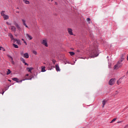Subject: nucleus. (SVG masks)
Wrapping results in <instances>:
<instances>
[{
  "label": "nucleus",
  "mask_w": 128,
  "mask_h": 128,
  "mask_svg": "<svg viewBox=\"0 0 128 128\" xmlns=\"http://www.w3.org/2000/svg\"><path fill=\"white\" fill-rule=\"evenodd\" d=\"M92 58H96L98 56V49H94L91 52Z\"/></svg>",
  "instance_id": "obj_1"
},
{
  "label": "nucleus",
  "mask_w": 128,
  "mask_h": 128,
  "mask_svg": "<svg viewBox=\"0 0 128 128\" xmlns=\"http://www.w3.org/2000/svg\"><path fill=\"white\" fill-rule=\"evenodd\" d=\"M122 63L120 62V61H118V64L114 66V70H118L120 68H122Z\"/></svg>",
  "instance_id": "obj_2"
},
{
  "label": "nucleus",
  "mask_w": 128,
  "mask_h": 128,
  "mask_svg": "<svg viewBox=\"0 0 128 128\" xmlns=\"http://www.w3.org/2000/svg\"><path fill=\"white\" fill-rule=\"evenodd\" d=\"M8 36L12 40H13V42H18V40L14 39V36H12V33H9L8 34Z\"/></svg>",
  "instance_id": "obj_3"
},
{
  "label": "nucleus",
  "mask_w": 128,
  "mask_h": 128,
  "mask_svg": "<svg viewBox=\"0 0 128 128\" xmlns=\"http://www.w3.org/2000/svg\"><path fill=\"white\" fill-rule=\"evenodd\" d=\"M114 82H116L114 78H112L109 80L108 84L110 86H114Z\"/></svg>",
  "instance_id": "obj_4"
},
{
  "label": "nucleus",
  "mask_w": 128,
  "mask_h": 128,
  "mask_svg": "<svg viewBox=\"0 0 128 128\" xmlns=\"http://www.w3.org/2000/svg\"><path fill=\"white\" fill-rule=\"evenodd\" d=\"M12 80H14V82H18V84H20V82H22L23 80H22L19 81L18 78H12Z\"/></svg>",
  "instance_id": "obj_5"
},
{
  "label": "nucleus",
  "mask_w": 128,
  "mask_h": 128,
  "mask_svg": "<svg viewBox=\"0 0 128 128\" xmlns=\"http://www.w3.org/2000/svg\"><path fill=\"white\" fill-rule=\"evenodd\" d=\"M42 44L43 46H48V42L46 40H44Z\"/></svg>",
  "instance_id": "obj_6"
},
{
  "label": "nucleus",
  "mask_w": 128,
  "mask_h": 128,
  "mask_svg": "<svg viewBox=\"0 0 128 128\" xmlns=\"http://www.w3.org/2000/svg\"><path fill=\"white\" fill-rule=\"evenodd\" d=\"M14 24L16 26V28L18 29V30H22V28L20 26V25H18V23H16V22H14Z\"/></svg>",
  "instance_id": "obj_7"
},
{
  "label": "nucleus",
  "mask_w": 128,
  "mask_h": 128,
  "mask_svg": "<svg viewBox=\"0 0 128 128\" xmlns=\"http://www.w3.org/2000/svg\"><path fill=\"white\" fill-rule=\"evenodd\" d=\"M68 30L69 34H70V36L74 35V33H72V28H68Z\"/></svg>",
  "instance_id": "obj_8"
},
{
  "label": "nucleus",
  "mask_w": 128,
  "mask_h": 128,
  "mask_svg": "<svg viewBox=\"0 0 128 128\" xmlns=\"http://www.w3.org/2000/svg\"><path fill=\"white\" fill-rule=\"evenodd\" d=\"M10 30L12 32H16V28L14 26H10Z\"/></svg>",
  "instance_id": "obj_9"
},
{
  "label": "nucleus",
  "mask_w": 128,
  "mask_h": 128,
  "mask_svg": "<svg viewBox=\"0 0 128 128\" xmlns=\"http://www.w3.org/2000/svg\"><path fill=\"white\" fill-rule=\"evenodd\" d=\"M55 68L56 72H60V66H58V64H56L55 66Z\"/></svg>",
  "instance_id": "obj_10"
},
{
  "label": "nucleus",
  "mask_w": 128,
  "mask_h": 128,
  "mask_svg": "<svg viewBox=\"0 0 128 128\" xmlns=\"http://www.w3.org/2000/svg\"><path fill=\"white\" fill-rule=\"evenodd\" d=\"M23 57L25 58H30V56H28V52H26L24 54Z\"/></svg>",
  "instance_id": "obj_11"
},
{
  "label": "nucleus",
  "mask_w": 128,
  "mask_h": 128,
  "mask_svg": "<svg viewBox=\"0 0 128 128\" xmlns=\"http://www.w3.org/2000/svg\"><path fill=\"white\" fill-rule=\"evenodd\" d=\"M22 22H23V24L24 26H26V28H28V25H26V20L24 19L22 20Z\"/></svg>",
  "instance_id": "obj_12"
},
{
  "label": "nucleus",
  "mask_w": 128,
  "mask_h": 128,
  "mask_svg": "<svg viewBox=\"0 0 128 128\" xmlns=\"http://www.w3.org/2000/svg\"><path fill=\"white\" fill-rule=\"evenodd\" d=\"M26 36H27V38H28L29 40H32V37L28 34H26Z\"/></svg>",
  "instance_id": "obj_13"
},
{
  "label": "nucleus",
  "mask_w": 128,
  "mask_h": 128,
  "mask_svg": "<svg viewBox=\"0 0 128 128\" xmlns=\"http://www.w3.org/2000/svg\"><path fill=\"white\" fill-rule=\"evenodd\" d=\"M32 70H34V68H26V70H28V72H32Z\"/></svg>",
  "instance_id": "obj_14"
},
{
  "label": "nucleus",
  "mask_w": 128,
  "mask_h": 128,
  "mask_svg": "<svg viewBox=\"0 0 128 128\" xmlns=\"http://www.w3.org/2000/svg\"><path fill=\"white\" fill-rule=\"evenodd\" d=\"M102 108H104V106H106V101L105 100H104L102 102Z\"/></svg>",
  "instance_id": "obj_15"
},
{
  "label": "nucleus",
  "mask_w": 128,
  "mask_h": 128,
  "mask_svg": "<svg viewBox=\"0 0 128 128\" xmlns=\"http://www.w3.org/2000/svg\"><path fill=\"white\" fill-rule=\"evenodd\" d=\"M23 2H24V4H30V1L27 0H24Z\"/></svg>",
  "instance_id": "obj_16"
},
{
  "label": "nucleus",
  "mask_w": 128,
  "mask_h": 128,
  "mask_svg": "<svg viewBox=\"0 0 128 128\" xmlns=\"http://www.w3.org/2000/svg\"><path fill=\"white\" fill-rule=\"evenodd\" d=\"M3 18H4V20H8V18H10L8 17V15L4 16Z\"/></svg>",
  "instance_id": "obj_17"
},
{
  "label": "nucleus",
  "mask_w": 128,
  "mask_h": 128,
  "mask_svg": "<svg viewBox=\"0 0 128 128\" xmlns=\"http://www.w3.org/2000/svg\"><path fill=\"white\" fill-rule=\"evenodd\" d=\"M8 72H6V74L8 76V74H12V71H10V70L8 69Z\"/></svg>",
  "instance_id": "obj_18"
},
{
  "label": "nucleus",
  "mask_w": 128,
  "mask_h": 128,
  "mask_svg": "<svg viewBox=\"0 0 128 128\" xmlns=\"http://www.w3.org/2000/svg\"><path fill=\"white\" fill-rule=\"evenodd\" d=\"M41 72H46V67H44L42 68Z\"/></svg>",
  "instance_id": "obj_19"
},
{
  "label": "nucleus",
  "mask_w": 128,
  "mask_h": 128,
  "mask_svg": "<svg viewBox=\"0 0 128 128\" xmlns=\"http://www.w3.org/2000/svg\"><path fill=\"white\" fill-rule=\"evenodd\" d=\"M3 52H6V49L3 47L0 46V50H2Z\"/></svg>",
  "instance_id": "obj_20"
},
{
  "label": "nucleus",
  "mask_w": 128,
  "mask_h": 128,
  "mask_svg": "<svg viewBox=\"0 0 128 128\" xmlns=\"http://www.w3.org/2000/svg\"><path fill=\"white\" fill-rule=\"evenodd\" d=\"M20 60H21V62H23V64L26 62V60H25L24 59V58H20Z\"/></svg>",
  "instance_id": "obj_21"
},
{
  "label": "nucleus",
  "mask_w": 128,
  "mask_h": 128,
  "mask_svg": "<svg viewBox=\"0 0 128 128\" xmlns=\"http://www.w3.org/2000/svg\"><path fill=\"white\" fill-rule=\"evenodd\" d=\"M13 46L15 48H18V46L14 44H13Z\"/></svg>",
  "instance_id": "obj_22"
},
{
  "label": "nucleus",
  "mask_w": 128,
  "mask_h": 128,
  "mask_svg": "<svg viewBox=\"0 0 128 128\" xmlns=\"http://www.w3.org/2000/svg\"><path fill=\"white\" fill-rule=\"evenodd\" d=\"M69 54L70 56H74V52H69Z\"/></svg>",
  "instance_id": "obj_23"
},
{
  "label": "nucleus",
  "mask_w": 128,
  "mask_h": 128,
  "mask_svg": "<svg viewBox=\"0 0 128 128\" xmlns=\"http://www.w3.org/2000/svg\"><path fill=\"white\" fill-rule=\"evenodd\" d=\"M4 12H5L4 11H2V12H1V16H3V17L4 16H6L4 14Z\"/></svg>",
  "instance_id": "obj_24"
},
{
  "label": "nucleus",
  "mask_w": 128,
  "mask_h": 128,
  "mask_svg": "<svg viewBox=\"0 0 128 128\" xmlns=\"http://www.w3.org/2000/svg\"><path fill=\"white\" fill-rule=\"evenodd\" d=\"M124 57H121L120 60L119 62H122L124 61Z\"/></svg>",
  "instance_id": "obj_25"
},
{
  "label": "nucleus",
  "mask_w": 128,
  "mask_h": 128,
  "mask_svg": "<svg viewBox=\"0 0 128 128\" xmlns=\"http://www.w3.org/2000/svg\"><path fill=\"white\" fill-rule=\"evenodd\" d=\"M32 77H31L30 78H26V79H24V80H32Z\"/></svg>",
  "instance_id": "obj_26"
},
{
  "label": "nucleus",
  "mask_w": 128,
  "mask_h": 128,
  "mask_svg": "<svg viewBox=\"0 0 128 128\" xmlns=\"http://www.w3.org/2000/svg\"><path fill=\"white\" fill-rule=\"evenodd\" d=\"M32 52L34 54H36V55L38 54V52L36 50H33Z\"/></svg>",
  "instance_id": "obj_27"
},
{
  "label": "nucleus",
  "mask_w": 128,
  "mask_h": 128,
  "mask_svg": "<svg viewBox=\"0 0 128 128\" xmlns=\"http://www.w3.org/2000/svg\"><path fill=\"white\" fill-rule=\"evenodd\" d=\"M8 58H10V60H14V58H12V57L10 55L8 56Z\"/></svg>",
  "instance_id": "obj_28"
},
{
  "label": "nucleus",
  "mask_w": 128,
  "mask_h": 128,
  "mask_svg": "<svg viewBox=\"0 0 128 128\" xmlns=\"http://www.w3.org/2000/svg\"><path fill=\"white\" fill-rule=\"evenodd\" d=\"M116 118H115L113 119V120L111 121L110 124L114 122H116Z\"/></svg>",
  "instance_id": "obj_29"
},
{
  "label": "nucleus",
  "mask_w": 128,
  "mask_h": 128,
  "mask_svg": "<svg viewBox=\"0 0 128 128\" xmlns=\"http://www.w3.org/2000/svg\"><path fill=\"white\" fill-rule=\"evenodd\" d=\"M20 54L22 56H24V51L20 52Z\"/></svg>",
  "instance_id": "obj_30"
},
{
  "label": "nucleus",
  "mask_w": 128,
  "mask_h": 128,
  "mask_svg": "<svg viewBox=\"0 0 128 128\" xmlns=\"http://www.w3.org/2000/svg\"><path fill=\"white\" fill-rule=\"evenodd\" d=\"M86 20H87V22H90V18H87Z\"/></svg>",
  "instance_id": "obj_31"
},
{
  "label": "nucleus",
  "mask_w": 128,
  "mask_h": 128,
  "mask_svg": "<svg viewBox=\"0 0 128 128\" xmlns=\"http://www.w3.org/2000/svg\"><path fill=\"white\" fill-rule=\"evenodd\" d=\"M6 24H8V26H10L11 24L9 23L8 22H6Z\"/></svg>",
  "instance_id": "obj_32"
},
{
  "label": "nucleus",
  "mask_w": 128,
  "mask_h": 128,
  "mask_svg": "<svg viewBox=\"0 0 128 128\" xmlns=\"http://www.w3.org/2000/svg\"><path fill=\"white\" fill-rule=\"evenodd\" d=\"M24 44H25L26 46H28V44L26 43V42L24 41Z\"/></svg>",
  "instance_id": "obj_33"
},
{
  "label": "nucleus",
  "mask_w": 128,
  "mask_h": 128,
  "mask_svg": "<svg viewBox=\"0 0 128 128\" xmlns=\"http://www.w3.org/2000/svg\"><path fill=\"white\" fill-rule=\"evenodd\" d=\"M24 64L25 66H28V63H26V62H24Z\"/></svg>",
  "instance_id": "obj_34"
},
{
  "label": "nucleus",
  "mask_w": 128,
  "mask_h": 128,
  "mask_svg": "<svg viewBox=\"0 0 128 128\" xmlns=\"http://www.w3.org/2000/svg\"><path fill=\"white\" fill-rule=\"evenodd\" d=\"M116 84L118 85L120 84V81L118 80Z\"/></svg>",
  "instance_id": "obj_35"
},
{
  "label": "nucleus",
  "mask_w": 128,
  "mask_h": 128,
  "mask_svg": "<svg viewBox=\"0 0 128 128\" xmlns=\"http://www.w3.org/2000/svg\"><path fill=\"white\" fill-rule=\"evenodd\" d=\"M52 62H54V64H56V60H53Z\"/></svg>",
  "instance_id": "obj_36"
},
{
  "label": "nucleus",
  "mask_w": 128,
  "mask_h": 128,
  "mask_svg": "<svg viewBox=\"0 0 128 128\" xmlns=\"http://www.w3.org/2000/svg\"><path fill=\"white\" fill-rule=\"evenodd\" d=\"M124 128H128V124L126 125Z\"/></svg>",
  "instance_id": "obj_37"
},
{
  "label": "nucleus",
  "mask_w": 128,
  "mask_h": 128,
  "mask_svg": "<svg viewBox=\"0 0 128 128\" xmlns=\"http://www.w3.org/2000/svg\"><path fill=\"white\" fill-rule=\"evenodd\" d=\"M12 64H14V60H12Z\"/></svg>",
  "instance_id": "obj_38"
},
{
  "label": "nucleus",
  "mask_w": 128,
  "mask_h": 128,
  "mask_svg": "<svg viewBox=\"0 0 128 128\" xmlns=\"http://www.w3.org/2000/svg\"><path fill=\"white\" fill-rule=\"evenodd\" d=\"M8 88H10V86H8V88H7L6 89V90H8Z\"/></svg>",
  "instance_id": "obj_39"
},
{
  "label": "nucleus",
  "mask_w": 128,
  "mask_h": 128,
  "mask_svg": "<svg viewBox=\"0 0 128 128\" xmlns=\"http://www.w3.org/2000/svg\"><path fill=\"white\" fill-rule=\"evenodd\" d=\"M55 4H56V6H58V2H55Z\"/></svg>",
  "instance_id": "obj_40"
},
{
  "label": "nucleus",
  "mask_w": 128,
  "mask_h": 128,
  "mask_svg": "<svg viewBox=\"0 0 128 128\" xmlns=\"http://www.w3.org/2000/svg\"><path fill=\"white\" fill-rule=\"evenodd\" d=\"M16 12L17 13V14H20V12Z\"/></svg>",
  "instance_id": "obj_41"
},
{
  "label": "nucleus",
  "mask_w": 128,
  "mask_h": 128,
  "mask_svg": "<svg viewBox=\"0 0 128 128\" xmlns=\"http://www.w3.org/2000/svg\"><path fill=\"white\" fill-rule=\"evenodd\" d=\"M22 40H23V42H24V38H22Z\"/></svg>",
  "instance_id": "obj_42"
},
{
  "label": "nucleus",
  "mask_w": 128,
  "mask_h": 128,
  "mask_svg": "<svg viewBox=\"0 0 128 128\" xmlns=\"http://www.w3.org/2000/svg\"><path fill=\"white\" fill-rule=\"evenodd\" d=\"M29 74H26V76H28Z\"/></svg>",
  "instance_id": "obj_43"
},
{
  "label": "nucleus",
  "mask_w": 128,
  "mask_h": 128,
  "mask_svg": "<svg viewBox=\"0 0 128 128\" xmlns=\"http://www.w3.org/2000/svg\"><path fill=\"white\" fill-rule=\"evenodd\" d=\"M4 94V91H3L2 94Z\"/></svg>",
  "instance_id": "obj_44"
},
{
  "label": "nucleus",
  "mask_w": 128,
  "mask_h": 128,
  "mask_svg": "<svg viewBox=\"0 0 128 128\" xmlns=\"http://www.w3.org/2000/svg\"><path fill=\"white\" fill-rule=\"evenodd\" d=\"M8 80L9 82H12V80Z\"/></svg>",
  "instance_id": "obj_45"
},
{
  "label": "nucleus",
  "mask_w": 128,
  "mask_h": 128,
  "mask_svg": "<svg viewBox=\"0 0 128 128\" xmlns=\"http://www.w3.org/2000/svg\"><path fill=\"white\" fill-rule=\"evenodd\" d=\"M118 94V91H116V94Z\"/></svg>",
  "instance_id": "obj_46"
},
{
  "label": "nucleus",
  "mask_w": 128,
  "mask_h": 128,
  "mask_svg": "<svg viewBox=\"0 0 128 128\" xmlns=\"http://www.w3.org/2000/svg\"><path fill=\"white\" fill-rule=\"evenodd\" d=\"M107 58H108V56H107Z\"/></svg>",
  "instance_id": "obj_47"
},
{
  "label": "nucleus",
  "mask_w": 128,
  "mask_h": 128,
  "mask_svg": "<svg viewBox=\"0 0 128 128\" xmlns=\"http://www.w3.org/2000/svg\"><path fill=\"white\" fill-rule=\"evenodd\" d=\"M67 63H68V64H70V62H68Z\"/></svg>",
  "instance_id": "obj_48"
},
{
  "label": "nucleus",
  "mask_w": 128,
  "mask_h": 128,
  "mask_svg": "<svg viewBox=\"0 0 128 128\" xmlns=\"http://www.w3.org/2000/svg\"><path fill=\"white\" fill-rule=\"evenodd\" d=\"M65 64H66V62L65 63Z\"/></svg>",
  "instance_id": "obj_49"
},
{
  "label": "nucleus",
  "mask_w": 128,
  "mask_h": 128,
  "mask_svg": "<svg viewBox=\"0 0 128 128\" xmlns=\"http://www.w3.org/2000/svg\"><path fill=\"white\" fill-rule=\"evenodd\" d=\"M17 8L18 10L19 8Z\"/></svg>",
  "instance_id": "obj_50"
},
{
  "label": "nucleus",
  "mask_w": 128,
  "mask_h": 128,
  "mask_svg": "<svg viewBox=\"0 0 128 128\" xmlns=\"http://www.w3.org/2000/svg\"><path fill=\"white\" fill-rule=\"evenodd\" d=\"M120 80H122V78H120Z\"/></svg>",
  "instance_id": "obj_51"
}]
</instances>
